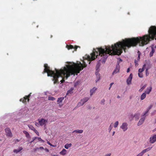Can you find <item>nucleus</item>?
I'll return each instance as SVG.
<instances>
[{
  "mask_svg": "<svg viewBox=\"0 0 156 156\" xmlns=\"http://www.w3.org/2000/svg\"><path fill=\"white\" fill-rule=\"evenodd\" d=\"M152 147H149L146 149H145L144 150H143V152L145 153L148 152L150 151L151 149L152 148Z\"/></svg>",
  "mask_w": 156,
  "mask_h": 156,
  "instance_id": "obj_26",
  "label": "nucleus"
},
{
  "mask_svg": "<svg viewBox=\"0 0 156 156\" xmlns=\"http://www.w3.org/2000/svg\"><path fill=\"white\" fill-rule=\"evenodd\" d=\"M83 130H79V129H76L75 130L73 131V133H83Z\"/></svg>",
  "mask_w": 156,
  "mask_h": 156,
  "instance_id": "obj_19",
  "label": "nucleus"
},
{
  "mask_svg": "<svg viewBox=\"0 0 156 156\" xmlns=\"http://www.w3.org/2000/svg\"><path fill=\"white\" fill-rule=\"evenodd\" d=\"M89 99V98L88 97L85 98L81 100L80 102L78 105L80 106V105H83Z\"/></svg>",
  "mask_w": 156,
  "mask_h": 156,
  "instance_id": "obj_7",
  "label": "nucleus"
},
{
  "mask_svg": "<svg viewBox=\"0 0 156 156\" xmlns=\"http://www.w3.org/2000/svg\"><path fill=\"white\" fill-rule=\"evenodd\" d=\"M151 51L150 52L149 54V56L150 57H151L153 56V54L154 53L155 51L154 48L153 47H151Z\"/></svg>",
  "mask_w": 156,
  "mask_h": 156,
  "instance_id": "obj_15",
  "label": "nucleus"
},
{
  "mask_svg": "<svg viewBox=\"0 0 156 156\" xmlns=\"http://www.w3.org/2000/svg\"><path fill=\"white\" fill-rule=\"evenodd\" d=\"M140 116V114L139 113H136L135 114L134 116V117L135 118L136 120H137L139 119Z\"/></svg>",
  "mask_w": 156,
  "mask_h": 156,
  "instance_id": "obj_21",
  "label": "nucleus"
},
{
  "mask_svg": "<svg viewBox=\"0 0 156 156\" xmlns=\"http://www.w3.org/2000/svg\"><path fill=\"white\" fill-rule=\"evenodd\" d=\"M52 37V35H51V37Z\"/></svg>",
  "mask_w": 156,
  "mask_h": 156,
  "instance_id": "obj_54",
  "label": "nucleus"
},
{
  "mask_svg": "<svg viewBox=\"0 0 156 156\" xmlns=\"http://www.w3.org/2000/svg\"><path fill=\"white\" fill-rule=\"evenodd\" d=\"M111 153H108V154H105L104 156H110L111 155Z\"/></svg>",
  "mask_w": 156,
  "mask_h": 156,
  "instance_id": "obj_42",
  "label": "nucleus"
},
{
  "mask_svg": "<svg viewBox=\"0 0 156 156\" xmlns=\"http://www.w3.org/2000/svg\"><path fill=\"white\" fill-rule=\"evenodd\" d=\"M47 144H48L49 145H50L51 146H52V144H51L48 141L47 142Z\"/></svg>",
  "mask_w": 156,
  "mask_h": 156,
  "instance_id": "obj_45",
  "label": "nucleus"
},
{
  "mask_svg": "<svg viewBox=\"0 0 156 156\" xmlns=\"http://www.w3.org/2000/svg\"><path fill=\"white\" fill-rule=\"evenodd\" d=\"M144 70V69L143 67L142 69H139L138 70L139 73H141Z\"/></svg>",
  "mask_w": 156,
  "mask_h": 156,
  "instance_id": "obj_32",
  "label": "nucleus"
},
{
  "mask_svg": "<svg viewBox=\"0 0 156 156\" xmlns=\"http://www.w3.org/2000/svg\"><path fill=\"white\" fill-rule=\"evenodd\" d=\"M130 71V69L129 68H128L127 70V72L129 73Z\"/></svg>",
  "mask_w": 156,
  "mask_h": 156,
  "instance_id": "obj_46",
  "label": "nucleus"
},
{
  "mask_svg": "<svg viewBox=\"0 0 156 156\" xmlns=\"http://www.w3.org/2000/svg\"><path fill=\"white\" fill-rule=\"evenodd\" d=\"M39 148L40 149H44L43 147H40Z\"/></svg>",
  "mask_w": 156,
  "mask_h": 156,
  "instance_id": "obj_48",
  "label": "nucleus"
},
{
  "mask_svg": "<svg viewBox=\"0 0 156 156\" xmlns=\"http://www.w3.org/2000/svg\"><path fill=\"white\" fill-rule=\"evenodd\" d=\"M5 131L6 133V135L8 137H12V133L11 132V129L9 128H7Z\"/></svg>",
  "mask_w": 156,
  "mask_h": 156,
  "instance_id": "obj_5",
  "label": "nucleus"
},
{
  "mask_svg": "<svg viewBox=\"0 0 156 156\" xmlns=\"http://www.w3.org/2000/svg\"><path fill=\"white\" fill-rule=\"evenodd\" d=\"M146 97V94L145 93H143L141 95L140 97V99L141 100H144Z\"/></svg>",
  "mask_w": 156,
  "mask_h": 156,
  "instance_id": "obj_25",
  "label": "nucleus"
},
{
  "mask_svg": "<svg viewBox=\"0 0 156 156\" xmlns=\"http://www.w3.org/2000/svg\"><path fill=\"white\" fill-rule=\"evenodd\" d=\"M37 139H38V140H39V141H41L43 143L44 142V140H42L40 137H37Z\"/></svg>",
  "mask_w": 156,
  "mask_h": 156,
  "instance_id": "obj_37",
  "label": "nucleus"
},
{
  "mask_svg": "<svg viewBox=\"0 0 156 156\" xmlns=\"http://www.w3.org/2000/svg\"><path fill=\"white\" fill-rule=\"evenodd\" d=\"M119 67L117 66L115 69L114 70L112 73V75L116 74L119 72Z\"/></svg>",
  "mask_w": 156,
  "mask_h": 156,
  "instance_id": "obj_13",
  "label": "nucleus"
},
{
  "mask_svg": "<svg viewBox=\"0 0 156 156\" xmlns=\"http://www.w3.org/2000/svg\"><path fill=\"white\" fill-rule=\"evenodd\" d=\"M156 141V134L154 135L150 138V142L151 144H153Z\"/></svg>",
  "mask_w": 156,
  "mask_h": 156,
  "instance_id": "obj_9",
  "label": "nucleus"
},
{
  "mask_svg": "<svg viewBox=\"0 0 156 156\" xmlns=\"http://www.w3.org/2000/svg\"><path fill=\"white\" fill-rule=\"evenodd\" d=\"M23 133L28 138H30V136L29 133L27 131L24 130L23 131Z\"/></svg>",
  "mask_w": 156,
  "mask_h": 156,
  "instance_id": "obj_22",
  "label": "nucleus"
},
{
  "mask_svg": "<svg viewBox=\"0 0 156 156\" xmlns=\"http://www.w3.org/2000/svg\"><path fill=\"white\" fill-rule=\"evenodd\" d=\"M118 124H119L118 121L116 122L114 124V127H115V128L117 127Z\"/></svg>",
  "mask_w": 156,
  "mask_h": 156,
  "instance_id": "obj_33",
  "label": "nucleus"
},
{
  "mask_svg": "<svg viewBox=\"0 0 156 156\" xmlns=\"http://www.w3.org/2000/svg\"><path fill=\"white\" fill-rule=\"evenodd\" d=\"M65 81V80L64 79H62L61 80L60 82L61 83H63Z\"/></svg>",
  "mask_w": 156,
  "mask_h": 156,
  "instance_id": "obj_44",
  "label": "nucleus"
},
{
  "mask_svg": "<svg viewBox=\"0 0 156 156\" xmlns=\"http://www.w3.org/2000/svg\"><path fill=\"white\" fill-rule=\"evenodd\" d=\"M66 47L68 49H74L75 51H76L78 47L80 48V46H75L74 47L72 45H66Z\"/></svg>",
  "mask_w": 156,
  "mask_h": 156,
  "instance_id": "obj_8",
  "label": "nucleus"
},
{
  "mask_svg": "<svg viewBox=\"0 0 156 156\" xmlns=\"http://www.w3.org/2000/svg\"><path fill=\"white\" fill-rule=\"evenodd\" d=\"M73 88H71L70 90H69L67 91V94L72 93L73 92Z\"/></svg>",
  "mask_w": 156,
  "mask_h": 156,
  "instance_id": "obj_30",
  "label": "nucleus"
},
{
  "mask_svg": "<svg viewBox=\"0 0 156 156\" xmlns=\"http://www.w3.org/2000/svg\"><path fill=\"white\" fill-rule=\"evenodd\" d=\"M31 93H30L28 95H26L23 98H21L20 100V101H22L25 104H27V102H29L30 100L29 98L31 96Z\"/></svg>",
  "mask_w": 156,
  "mask_h": 156,
  "instance_id": "obj_3",
  "label": "nucleus"
},
{
  "mask_svg": "<svg viewBox=\"0 0 156 156\" xmlns=\"http://www.w3.org/2000/svg\"><path fill=\"white\" fill-rule=\"evenodd\" d=\"M109 129H110V131L111 130V129H112V127H111V125H110V126H109Z\"/></svg>",
  "mask_w": 156,
  "mask_h": 156,
  "instance_id": "obj_47",
  "label": "nucleus"
},
{
  "mask_svg": "<svg viewBox=\"0 0 156 156\" xmlns=\"http://www.w3.org/2000/svg\"><path fill=\"white\" fill-rule=\"evenodd\" d=\"M87 66L85 61H83V63L79 62L76 63H73V64L67 65L66 67H64L63 69L58 70L55 69V73L54 71L51 70L50 67L47 64L44 65V69L43 73H47L48 76H53V80L54 84L58 83V78L61 77L62 78L65 77L67 79L70 75L75 74L77 75L80 71L86 67Z\"/></svg>",
  "mask_w": 156,
  "mask_h": 156,
  "instance_id": "obj_2",
  "label": "nucleus"
},
{
  "mask_svg": "<svg viewBox=\"0 0 156 156\" xmlns=\"http://www.w3.org/2000/svg\"><path fill=\"white\" fill-rule=\"evenodd\" d=\"M128 124L124 122L122 124L121 126V128L123 130V131H125L128 129Z\"/></svg>",
  "mask_w": 156,
  "mask_h": 156,
  "instance_id": "obj_10",
  "label": "nucleus"
},
{
  "mask_svg": "<svg viewBox=\"0 0 156 156\" xmlns=\"http://www.w3.org/2000/svg\"><path fill=\"white\" fill-rule=\"evenodd\" d=\"M147 86V84H145L139 90L140 92H142L143 90Z\"/></svg>",
  "mask_w": 156,
  "mask_h": 156,
  "instance_id": "obj_27",
  "label": "nucleus"
},
{
  "mask_svg": "<svg viewBox=\"0 0 156 156\" xmlns=\"http://www.w3.org/2000/svg\"><path fill=\"white\" fill-rule=\"evenodd\" d=\"M100 66V64L99 63H98L97 64V65L96 66V70L97 71L96 72L95 74L96 75L97 77H98V79H97V80H96V82H97L100 79V75L99 74H98V69L99 68Z\"/></svg>",
  "mask_w": 156,
  "mask_h": 156,
  "instance_id": "obj_4",
  "label": "nucleus"
},
{
  "mask_svg": "<svg viewBox=\"0 0 156 156\" xmlns=\"http://www.w3.org/2000/svg\"><path fill=\"white\" fill-rule=\"evenodd\" d=\"M36 134L38 136H39V133H38V132L37 131V130H36V129L35 130H34V131Z\"/></svg>",
  "mask_w": 156,
  "mask_h": 156,
  "instance_id": "obj_39",
  "label": "nucleus"
},
{
  "mask_svg": "<svg viewBox=\"0 0 156 156\" xmlns=\"http://www.w3.org/2000/svg\"><path fill=\"white\" fill-rule=\"evenodd\" d=\"M115 133V131H113V133H112V135L113 136L114 135V134Z\"/></svg>",
  "mask_w": 156,
  "mask_h": 156,
  "instance_id": "obj_51",
  "label": "nucleus"
},
{
  "mask_svg": "<svg viewBox=\"0 0 156 156\" xmlns=\"http://www.w3.org/2000/svg\"><path fill=\"white\" fill-rule=\"evenodd\" d=\"M148 32V34L145 35L142 37L125 38L114 45H112L111 47L107 46L105 47V50L102 48H97V51L94 49L90 56L86 55L85 56V60L87 62L92 61L100 56L101 58L99 61L105 63L109 55H120L122 52L123 50L125 52H126V48H129L131 47L135 46L138 43L140 46H143L154 38L156 40V27H151Z\"/></svg>",
  "mask_w": 156,
  "mask_h": 156,
  "instance_id": "obj_1",
  "label": "nucleus"
},
{
  "mask_svg": "<svg viewBox=\"0 0 156 156\" xmlns=\"http://www.w3.org/2000/svg\"><path fill=\"white\" fill-rule=\"evenodd\" d=\"M114 84V83H110V87L109 88V90H110L111 87H112V86Z\"/></svg>",
  "mask_w": 156,
  "mask_h": 156,
  "instance_id": "obj_43",
  "label": "nucleus"
},
{
  "mask_svg": "<svg viewBox=\"0 0 156 156\" xmlns=\"http://www.w3.org/2000/svg\"><path fill=\"white\" fill-rule=\"evenodd\" d=\"M28 127L30 128V129L34 131V130L35 129V128L33 126L31 125H29L28 126Z\"/></svg>",
  "mask_w": 156,
  "mask_h": 156,
  "instance_id": "obj_28",
  "label": "nucleus"
},
{
  "mask_svg": "<svg viewBox=\"0 0 156 156\" xmlns=\"http://www.w3.org/2000/svg\"><path fill=\"white\" fill-rule=\"evenodd\" d=\"M37 138V137H34L33 138L32 140L31 141L30 143V144H31Z\"/></svg>",
  "mask_w": 156,
  "mask_h": 156,
  "instance_id": "obj_35",
  "label": "nucleus"
},
{
  "mask_svg": "<svg viewBox=\"0 0 156 156\" xmlns=\"http://www.w3.org/2000/svg\"><path fill=\"white\" fill-rule=\"evenodd\" d=\"M22 149L23 148L22 147H20L18 149H14L13 150V152L17 153L20 152Z\"/></svg>",
  "mask_w": 156,
  "mask_h": 156,
  "instance_id": "obj_18",
  "label": "nucleus"
},
{
  "mask_svg": "<svg viewBox=\"0 0 156 156\" xmlns=\"http://www.w3.org/2000/svg\"><path fill=\"white\" fill-rule=\"evenodd\" d=\"M152 87L151 86L149 87H147L145 91V93L146 94H149L150 92L152 90Z\"/></svg>",
  "mask_w": 156,
  "mask_h": 156,
  "instance_id": "obj_14",
  "label": "nucleus"
},
{
  "mask_svg": "<svg viewBox=\"0 0 156 156\" xmlns=\"http://www.w3.org/2000/svg\"><path fill=\"white\" fill-rule=\"evenodd\" d=\"M148 74H149V73L146 72V76H148Z\"/></svg>",
  "mask_w": 156,
  "mask_h": 156,
  "instance_id": "obj_49",
  "label": "nucleus"
},
{
  "mask_svg": "<svg viewBox=\"0 0 156 156\" xmlns=\"http://www.w3.org/2000/svg\"><path fill=\"white\" fill-rule=\"evenodd\" d=\"M152 105H151L148 108L147 111H145L144 113V114L143 116H145L146 115V114L148 112L149 110L152 107Z\"/></svg>",
  "mask_w": 156,
  "mask_h": 156,
  "instance_id": "obj_20",
  "label": "nucleus"
},
{
  "mask_svg": "<svg viewBox=\"0 0 156 156\" xmlns=\"http://www.w3.org/2000/svg\"><path fill=\"white\" fill-rule=\"evenodd\" d=\"M67 153V151L65 149H63L59 153L60 154L62 155H66Z\"/></svg>",
  "mask_w": 156,
  "mask_h": 156,
  "instance_id": "obj_17",
  "label": "nucleus"
},
{
  "mask_svg": "<svg viewBox=\"0 0 156 156\" xmlns=\"http://www.w3.org/2000/svg\"><path fill=\"white\" fill-rule=\"evenodd\" d=\"M105 101L104 99L102 100L101 101V104L104 105V102H105Z\"/></svg>",
  "mask_w": 156,
  "mask_h": 156,
  "instance_id": "obj_41",
  "label": "nucleus"
},
{
  "mask_svg": "<svg viewBox=\"0 0 156 156\" xmlns=\"http://www.w3.org/2000/svg\"><path fill=\"white\" fill-rule=\"evenodd\" d=\"M155 48H156V45H155Z\"/></svg>",
  "mask_w": 156,
  "mask_h": 156,
  "instance_id": "obj_53",
  "label": "nucleus"
},
{
  "mask_svg": "<svg viewBox=\"0 0 156 156\" xmlns=\"http://www.w3.org/2000/svg\"><path fill=\"white\" fill-rule=\"evenodd\" d=\"M90 62H89V64H90Z\"/></svg>",
  "mask_w": 156,
  "mask_h": 156,
  "instance_id": "obj_55",
  "label": "nucleus"
},
{
  "mask_svg": "<svg viewBox=\"0 0 156 156\" xmlns=\"http://www.w3.org/2000/svg\"><path fill=\"white\" fill-rule=\"evenodd\" d=\"M144 153L143 152V151H142L141 152L139 153L136 156H142Z\"/></svg>",
  "mask_w": 156,
  "mask_h": 156,
  "instance_id": "obj_36",
  "label": "nucleus"
},
{
  "mask_svg": "<svg viewBox=\"0 0 156 156\" xmlns=\"http://www.w3.org/2000/svg\"><path fill=\"white\" fill-rule=\"evenodd\" d=\"M138 56L137 58V59L136 60H137L138 61H139L140 60V55H141V53H140L139 51L138 52Z\"/></svg>",
  "mask_w": 156,
  "mask_h": 156,
  "instance_id": "obj_31",
  "label": "nucleus"
},
{
  "mask_svg": "<svg viewBox=\"0 0 156 156\" xmlns=\"http://www.w3.org/2000/svg\"><path fill=\"white\" fill-rule=\"evenodd\" d=\"M72 144L71 143L68 144L67 143L65 145V148L66 149H68L69 148L71 147L72 146Z\"/></svg>",
  "mask_w": 156,
  "mask_h": 156,
  "instance_id": "obj_23",
  "label": "nucleus"
},
{
  "mask_svg": "<svg viewBox=\"0 0 156 156\" xmlns=\"http://www.w3.org/2000/svg\"><path fill=\"white\" fill-rule=\"evenodd\" d=\"M145 117L141 118L137 123V125L139 126L143 124L144 121Z\"/></svg>",
  "mask_w": 156,
  "mask_h": 156,
  "instance_id": "obj_12",
  "label": "nucleus"
},
{
  "mask_svg": "<svg viewBox=\"0 0 156 156\" xmlns=\"http://www.w3.org/2000/svg\"><path fill=\"white\" fill-rule=\"evenodd\" d=\"M51 156H59L58 155H56V154H53V155H52Z\"/></svg>",
  "mask_w": 156,
  "mask_h": 156,
  "instance_id": "obj_50",
  "label": "nucleus"
},
{
  "mask_svg": "<svg viewBox=\"0 0 156 156\" xmlns=\"http://www.w3.org/2000/svg\"><path fill=\"white\" fill-rule=\"evenodd\" d=\"M138 61L137 60H135L134 63H135V65L136 66H137V65H138Z\"/></svg>",
  "mask_w": 156,
  "mask_h": 156,
  "instance_id": "obj_40",
  "label": "nucleus"
},
{
  "mask_svg": "<svg viewBox=\"0 0 156 156\" xmlns=\"http://www.w3.org/2000/svg\"><path fill=\"white\" fill-rule=\"evenodd\" d=\"M38 122H40L41 126H45L46 124L48 122L47 120L44 119H38Z\"/></svg>",
  "mask_w": 156,
  "mask_h": 156,
  "instance_id": "obj_6",
  "label": "nucleus"
},
{
  "mask_svg": "<svg viewBox=\"0 0 156 156\" xmlns=\"http://www.w3.org/2000/svg\"><path fill=\"white\" fill-rule=\"evenodd\" d=\"M120 97V96H119V95L117 96V98H119Z\"/></svg>",
  "mask_w": 156,
  "mask_h": 156,
  "instance_id": "obj_52",
  "label": "nucleus"
},
{
  "mask_svg": "<svg viewBox=\"0 0 156 156\" xmlns=\"http://www.w3.org/2000/svg\"><path fill=\"white\" fill-rule=\"evenodd\" d=\"M132 78L133 75L132 73H131L126 80V82L128 85L131 84Z\"/></svg>",
  "mask_w": 156,
  "mask_h": 156,
  "instance_id": "obj_11",
  "label": "nucleus"
},
{
  "mask_svg": "<svg viewBox=\"0 0 156 156\" xmlns=\"http://www.w3.org/2000/svg\"><path fill=\"white\" fill-rule=\"evenodd\" d=\"M138 75L139 76L140 78H142L143 77V75L142 73H138Z\"/></svg>",
  "mask_w": 156,
  "mask_h": 156,
  "instance_id": "obj_38",
  "label": "nucleus"
},
{
  "mask_svg": "<svg viewBox=\"0 0 156 156\" xmlns=\"http://www.w3.org/2000/svg\"><path fill=\"white\" fill-rule=\"evenodd\" d=\"M48 100H49L54 101L55 100V98L52 97H48Z\"/></svg>",
  "mask_w": 156,
  "mask_h": 156,
  "instance_id": "obj_29",
  "label": "nucleus"
},
{
  "mask_svg": "<svg viewBox=\"0 0 156 156\" xmlns=\"http://www.w3.org/2000/svg\"><path fill=\"white\" fill-rule=\"evenodd\" d=\"M64 98L63 97H60L58 98L57 100V102L58 104H59L62 101L64 100Z\"/></svg>",
  "mask_w": 156,
  "mask_h": 156,
  "instance_id": "obj_24",
  "label": "nucleus"
},
{
  "mask_svg": "<svg viewBox=\"0 0 156 156\" xmlns=\"http://www.w3.org/2000/svg\"><path fill=\"white\" fill-rule=\"evenodd\" d=\"M97 89L95 87H94L92 89H91L90 91V95L91 96L94 93L95 91L97 90Z\"/></svg>",
  "mask_w": 156,
  "mask_h": 156,
  "instance_id": "obj_16",
  "label": "nucleus"
},
{
  "mask_svg": "<svg viewBox=\"0 0 156 156\" xmlns=\"http://www.w3.org/2000/svg\"><path fill=\"white\" fill-rule=\"evenodd\" d=\"M35 124L38 127H39L41 126L40 124V122H35Z\"/></svg>",
  "mask_w": 156,
  "mask_h": 156,
  "instance_id": "obj_34",
  "label": "nucleus"
}]
</instances>
